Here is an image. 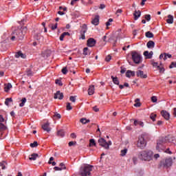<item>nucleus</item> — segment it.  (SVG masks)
Listing matches in <instances>:
<instances>
[{"label":"nucleus","mask_w":176,"mask_h":176,"mask_svg":"<svg viewBox=\"0 0 176 176\" xmlns=\"http://www.w3.org/2000/svg\"><path fill=\"white\" fill-rule=\"evenodd\" d=\"M167 142H170V135L166 136L165 138H160L159 140H157L156 150L160 152V151L165 149V145Z\"/></svg>","instance_id":"1"},{"label":"nucleus","mask_w":176,"mask_h":176,"mask_svg":"<svg viewBox=\"0 0 176 176\" xmlns=\"http://www.w3.org/2000/svg\"><path fill=\"white\" fill-rule=\"evenodd\" d=\"M153 155V153L152 152V151L145 150L139 153L138 157L140 159V160L149 162L152 160Z\"/></svg>","instance_id":"2"},{"label":"nucleus","mask_w":176,"mask_h":176,"mask_svg":"<svg viewBox=\"0 0 176 176\" xmlns=\"http://www.w3.org/2000/svg\"><path fill=\"white\" fill-rule=\"evenodd\" d=\"M27 31V27L21 28V30L15 31L14 34L16 36V40L23 41V39H24V35H25Z\"/></svg>","instance_id":"3"},{"label":"nucleus","mask_w":176,"mask_h":176,"mask_svg":"<svg viewBox=\"0 0 176 176\" xmlns=\"http://www.w3.org/2000/svg\"><path fill=\"white\" fill-rule=\"evenodd\" d=\"M93 166L86 165L80 168V174L82 176L90 175V171H92Z\"/></svg>","instance_id":"4"},{"label":"nucleus","mask_w":176,"mask_h":176,"mask_svg":"<svg viewBox=\"0 0 176 176\" xmlns=\"http://www.w3.org/2000/svg\"><path fill=\"white\" fill-rule=\"evenodd\" d=\"M131 56L132 60L135 64H140L141 61H142V57H141V54H138V52L132 51Z\"/></svg>","instance_id":"5"},{"label":"nucleus","mask_w":176,"mask_h":176,"mask_svg":"<svg viewBox=\"0 0 176 176\" xmlns=\"http://www.w3.org/2000/svg\"><path fill=\"white\" fill-rule=\"evenodd\" d=\"M146 146V141H145V139L144 137L140 136L139 137L138 141V147L140 149H144Z\"/></svg>","instance_id":"6"},{"label":"nucleus","mask_w":176,"mask_h":176,"mask_svg":"<svg viewBox=\"0 0 176 176\" xmlns=\"http://www.w3.org/2000/svg\"><path fill=\"white\" fill-rule=\"evenodd\" d=\"M98 142L100 146L104 148V149H109V144L107 142V140H105V139L100 138L98 139Z\"/></svg>","instance_id":"7"},{"label":"nucleus","mask_w":176,"mask_h":176,"mask_svg":"<svg viewBox=\"0 0 176 176\" xmlns=\"http://www.w3.org/2000/svg\"><path fill=\"white\" fill-rule=\"evenodd\" d=\"M87 32V25L83 24L82 26V29L80 32V39H86V36L85 34Z\"/></svg>","instance_id":"8"},{"label":"nucleus","mask_w":176,"mask_h":176,"mask_svg":"<svg viewBox=\"0 0 176 176\" xmlns=\"http://www.w3.org/2000/svg\"><path fill=\"white\" fill-rule=\"evenodd\" d=\"M173 165V159L171 157L166 159L164 162L163 163L164 167H171Z\"/></svg>","instance_id":"9"},{"label":"nucleus","mask_w":176,"mask_h":176,"mask_svg":"<svg viewBox=\"0 0 176 176\" xmlns=\"http://www.w3.org/2000/svg\"><path fill=\"white\" fill-rule=\"evenodd\" d=\"M87 46H89V47H93V46L96 45V43H97V41H96V39L93 38H89L87 40Z\"/></svg>","instance_id":"10"},{"label":"nucleus","mask_w":176,"mask_h":176,"mask_svg":"<svg viewBox=\"0 0 176 176\" xmlns=\"http://www.w3.org/2000/svg\"><path fill=\"white\" fill-rule=\"evenodd\" d=\"M136 75L138 78H142L143 79H146L148 78L147 74H144V72L141 70H138L136 72Z\"/></svg>","instance_id":"11"},{"label":"nucleus","mask_w":176,"mask_h":176,"mask_svg":"<svg viewBox=\"0 0 176 176\" xmlns=\"http://www.w3.org/2000/svg\"><path fill=\"white\" fill-rule=\"evenodd\" d=\"M54 98L55 100H57V98L58 100H63V98H64V95L60 91H58L56 94H54Z\"/></svg>","instance_id":"12"},{"label":"nucleus","mask_w":176,"mask_h":176,"mask_svg":"<svg viewBox=\"0 0 176 176\" xmlns=\"http://www.w3.org/2000/svg\"><path fill=\"white\" fill-rule=\"evenodd\" d=\"M161 115L164 118V119H166V120H168L170 119V113L166 111H162Z\"/></svg>","instance_id":"13"},{"label":"nucleus","mask_w":176,"mask_h":176,"mask_svg":"<svg viewBox=\"0 0 176 176\" xmlns=\"http://www.w3.org/2000/svg\"><path fill=\"white\" fill-rule=\"evenodd\" d=\"M49 126H50V124H49V122H47L42 126V129L44 130V131H47V133H50L51 129Z\"/></svg>","instance_id":"14"},{"label":"nucleus","mask_w":176,"mask_h":176,"mask_svg":"<svg viewBox=\"0 0 176 176\" xmlns=\"http://www.w3.org/2000/svg\"><path fill=\"white\" fill-rule=\"evenodd\" d=\"M12 86L10 82H8V84H5L4 85V91H6V93H8L9 91V90H10L12 89Z\"/></svg>","instance_id":"15"},{"label":"nucleus","mask_w":176,"mask_h":176,"mask_svg":"<svg viewBox=\"0 0 176 176\" xmlns=\"http://www.w3.org/2000/svg\"><path fill=\"white\" fill-rule=\"evenodd\" d=\"M144 56H146V58H152V56H153V52H148V51H145L144 52Z\"/></svg>","instance_id":"16"},{"label":"nucleus","mask_w":176,"mask_h":176,"mask_svg":"<svg viewBox=\"0 0 176 176\" xmlns=\"http://www.w3.org/2000/svg\"><path fill=\"white\" fill-rule=\"evenodd\" d=\"M15 57H16V58H20V57H21V58H25V57H27V56H25V54L21 53V52L19 51L16 53Z\"/></svg>","instance_id":"17"},{"label":"nucleus","mask_w":176,"mask_h":176,"mask_svg":"<svg viewBox=\"0 0 176 176\" xmlns=\"http://www.w3.org/2000/svg\"><path fill=\"white\" fill-rule=\"evenodd\" d=\"M56 135L58 137H60L61 138L65 137V131H64V130L60 129L59 131H57Z\"/></svg>","instance_id":"18"},{"label":"nucleus","mask_w":176,"mask_h":176,"mask_svg":"<svg viewBox=\"0 0 176 176\" xmlns=\"http://www.w3.org/2000/svg\"><path fill=\"white\" fill-rule=\"evenodd\" d=\"M126 78H131V76H135V72H133L131 70H128L126 72Z\"/></svg>","instance_id":"19"},{"label":"nucleus","mask_w":176,"mask_h":176,"mask_svg":"<svg viewBox=\"0 0 176 176\" xmlns=\"http://www.w3.org/2000/svg\"><path fill=\"white\" fill-rule=\"evenodd\" d=\"M148 49H153L155 47V42L153 41H149L146 43Z\"/></svg>","instance_id":"20"},{"label":"nucleus","mask_w":176,"mask_h":176,"mask_svg":"<svg viewBox=\"0 0 176 176\" xmlns=\"http://www.w3.org/2000/svg\"><path fill=\"white\" fill-rule=\"evenodd\" d=\"M135 20H138V18L141 17V11H135L133 13Z\"/></svg>","instance_id":"21"},{"label":"nucleus","mask_w":176,"mask_h":176,"mask_svg":"<svg viewBox=\"0 0 176 176\" xmlns=\"http://www.w3.org/2000/svg\"><path fill=\"white\" fill-rule=\"evenodd\" d=\"M100 23V19L98 16H96L92 21H91V24L94 25H98Z\"/></svg>","instance_id":"22"},{"label":"nucleus","mask_w":176,"mask_h":176,"mask_svg":"<svg viewBox=\"0 0 176 176\" xmlns=\"http://www.w3.org/2000/svg\"><path fill=\"white\" fill-rule=\"evenodd\" d=\"M88 94L89 96H93L94 94V85L89 86L88 89Z\"/></svg>","instance_id":"23"},{"label":"nucleus","mask_w":176,"mask_h":176,"mask_svg":"<svg viewBox=\"0 0 176 176\" xmlns=\"http://www.w3.org/2000/svg\"><path fill=\"white\" fill-rule=\"evenodd\" d=\"M166 23H168V24H173V23H174V16H173V15H168V19L166 20Z\"/></svg>","instance_id":"24"},{"label":"nucleus","mask_w":176,"mask_h":176,"mask_svg":"<svg viewBox=\"0 0 176 176\" xmlns=\"http://www.w3.org/2000/svg\"><path fill=\"white\" fill-rule=\"evenodd\" d=\"M38 157H39V155H38L37 153H33L30 156L29 159L30 160H36Z\"/></svg>","instance_id":"25"},{"label":"nucleus","mask_w":176,"mask_h":176,"mask_svg":"<svg viewBox=\"0 0 176 176\" xmlns=\"http://www.w3.org/2000/svg\"><path fill=\"white\" fill-rule=\"evenodd\" d=\"M67 35L68 36H69V35H71V34H69V32H63V33L60 36V38H59L60 41H64V38H65V36H67Z\"/></svg>","instance_id":"26"},{"label":"nucleus","mask_w":176,"mask_h":176,"mask_svg":"<svg viewBox=\"0 0 176 176\" xmlns=\"http://www.w3.org/2000/svg\"><path fill=\"white\" fill-rule=\"evenodd\" d=\"M111 79H112L114 85H119L120 82H119V79L118 78V77H113V76H111Z\"/></svg>","instance_id":"27"},{"label":"nucleus","mask_w":176,"mask_h":176,"mask_svg":"<svg viewBox=\"0 0 176 176\" xmlns=\"http://www.w3.org/2000/svg\"><path fill=\"white\" fill-rule=\"evenodd\" d=\"M134 126H141V127H144V122L138 120H135L133 122Z\"/></svg>","instance_id":"28"},{"label":"nucleus","mask_w":176,"mask_h":176,"mask_svg":"<svg viewBox=\"0 0 176 176\" xmlns=\"http://www.w3.org/2000/svg\"><path fill=\"white\" fill-rule=\"evenodd\" d=\"M10 102H13V99H12V98H7L5 101V105L9 107V104H10Z\"/></svg>","instance_id":"29"},{"label":"nucleus","mask_w":176,"mask_h":176,"mask_svg":"<svg viewBox=\"0 0 176 176\" xmlns=\"http://www.w3.org/2000/svg\"><path fill=\"white\" fill-rule=\"evenodd\" d=\"M145 36H146V38H153V36H155L153 33L149 31L145 33Z\"/></svg>","instance_id":"30"},{"label":"nucleus","mask_w":176,"mask_h":176,"mask_svg":"<svg viewBox=\"0 0 176 176\" xmlns=\"http://www.w3.org/2000/svg\"><path fill=\"white\" fill-rule=\"evenodd\" d=\"M67 167L64 166V167H58V166H55L54 168V170H55V171H61L62 170H66Z\"/></svg>","instance_id":"31"},{"label":"nucleus","mask_w":176,"mask_h":176,"mask_svg":"<svg viewBox=\"0 0 176 176\" xmlns=\"http://www.w3.org/2000/svg\"><path fill=\"white\" fill-rule=\"evenodd\" d=\"M25 102H27V98H23L21 100V102L19 104V107H23L25 105Z\"/></svg>","instance_id":"32"},{"label":"nucleus","mask_w":176,"mask_h":176,"mask_svg":"<svg viewBox=\"0 0 176 176\" xmlns=\"http://www.w3.org/2000/svg\"><path fill=\"white\" fill-rule=\"evenodd\" d=\"M80 123H82V124H86V123L90 122V120H87L86 118H81L80 120Z\"/></svg>","instance_id":"33"},{"label":"nucleus","mask_w":176,"mask_h":176,"mask_svg":"<svg viewBox=\"0 0 176 176\" xmlns=\"http://www.w3.org/2000/svg\"><path fill=\"white\" fill-rule=\"evenodd\" d=\"M7 127L5 126V124H2V122H0V131H5L6 130Z\"/></svg>","instance_id":"34"},{"label":"nucleus","mask_w":176,"mask_h":176,"mask_svg":"<svg viewBox=\"0 0 176 176\" xmlns=\"http://www.w3.org/2000/svg\"><path fill=\"white\" fill-rule=\"evenodd\" d=\"M0 167H1L2 170H5V168H6V163L5 161L0 162Z\"/></svg>","instance_id":"35"},{"label":"nucleus","mask_w":176,"mask_h":176,"mask_svg":"<svg viewBox=\"0 0 176 176\" xmlns=\"http://www.w3.org/2000/svg\"><path fill=\"white\" fill-rule=\"evenodd\" d=\"M89 142H90L89 144L90 146H96V140H94V139H91L89 140Z\"/></svg>","instance_id":"36"},{"label":"nucleus","mask_w":176,"mask_h":176,"mask_svg":"<svg viewBox=\"0 0 176 176\" xmlns=\"http://www.w3.org/2000/svg\"><path fill=\"white\" fill-rule=\"evenodd\" d=\"M84 56H87L89 54V48L88 47H85L83 49V53Z\"/></svg>","instance_id":"37"},{"label":"nucleus","mask_w":176,"mask_h":176,"mask_svg":"<svg viewBox=\"0 0 176 176\" xmlns=\"http://www.w3.org/2000/svg\"><path fill=\"white\" fill-rule=\"evenodd\" d=\"M153 67H156L157 68V69H162V67H160V66H159V63H157V62H154L152 63Z\"/></svg>","instance_id":"38"},{"label":"nucleus","mask_w":176,"mask_h":176,"mask_svg":"<svg viewBox=\"0 0 176 176\" xmlns=\"http://www.w3.org/2000/svg\"><path fill=\"white\" fill-rule=\"evenodd\" d=\"M57 25H58L57 23L55 25L51 24L49 25V27H50V28H51V30H52L54 31V30H56Z\"/></svg>","instance_id":"39"},{"label":"nucleus","mask_w":176,"mask_h":176,"mask_svg":"<svg viewBox=\"0 0 176 176\" xmlns=\"http://www.w3.org/2000/svg\"><path fill=\"white\" fill-rule=\"evenodd\" d=\"M156 114H155V113H151V115H150V119H151V120H153V122H155V120H155V118H156Z\"/></svg>","instance_id":"40"},{"label":"nucleus","mask_w":176,"mask_h":176,"mask_svg":"<svg viewBox=\"0 0 176 176\" xmlns=\"http://www.w3.org/2000/svg\"><path fill=\"white\" fill-rule=\"evenodd\" d=\"M30 146L31 148H36V146H38V142H34L33 143H31Z\"/></svg>","instance_id":"41"},{"label":"nucleus","mask_w":176,"mask_h":176,"mask_svg":"<svg viewBox=\"0 0 176 176\" xmlns=\"http://www.w3.org/2000/svg\"><path fill=\"white\" fill-rule=\"evenodd\" d=\"M55 83L56 85H58V86H63V82H61V80H56Z\"/></svg>","instance_id":"42"},{"label":"nucleus","mask_w":176,"mask_h":176,"mask_svg":"<svg viewBox=\"0 0 176 176\" xmlns=\"http://www.w3.org/2000/svg\"><path fill=\"white\" fill-rule=\"evenodd\" d=\"M126 153H127V148L121 151V156H126Z\"/></svg>","instance_id":"43"},{"label":"nucleus","mask_w":176,"mask_h":176,"mask_svg":"<svg viewBox=\"0 0 176 176\" xmlns=\"http://www.w3.org/2000/svg\"><path fill=\"white\" fill-rule=\"evenodd\" d=\"M66 108H67V111H71V109H72V107L71 106V103L67 102Z\"/></svg>","instance_id":"44"},{"label":"nucleus","mask_w":176,"mask_h":176,"mask_svg":"<svg viewBox=\"0 0 176 176\" xmlns=\"http://www.w3.org/2000/svg\"><path fill=\"white\" fill-rule=\"evenodd\" d=\"M69 100H70V101H72V102H76V96H70Z\"/></svg>","instance_id":"45"},{"label":"nucleus","mask_w":176,"mask_h":176,"mask_svg":"<svg viewBox=\"0 0 176 176\" xmlns=\"http://www.w3.org/2000/svg\"><path fill=\"white\" fill-rule=\"evenodd\" d=\"M112 21H113V19H109L108 20V21L106 23L107 27H109V25H111V23H112Z\"/></svg>","instance_id":"46"},{"label":"nucleus","mask_w":176,"mask_h":176,"mask_svg":"<svg viewBox=\"0 0 176 176\" xmlns=\"http://www.w3.org/2000/svg\"><path fill=\"white\" fill-rule=\"evenodd\" d=\"M144 19H146V21H151V14H146Z\"/></svg>","instance_id":"47"},{"label":"nucleus","mask_w":176,"mask_h":176,"mask_svg":"<svg viewBox=\"0 0 176 176\" xmlns=\"http://www.w3.org/2000/svg\"><path fill=\"white\" fill-rule=\"evenodd\" d=\"M68 72V70L67 69V67H63L62 69V73L63 75H67V73Z\"/></svg>","instance_id":"48"},{"label":"nucleus","mask_w":176,"mask_h":176,"mask_svg":"<svg viewBox=\"0 0 176 176\" xmlns=\"http://www.w3.org/2000/svg\"><path fill=\"white\" fill-rule=\"evenodd\" d=\"M169 68H176V62H172Z\"/></svg>","instance_id":"49"},{"label":"nucleus","mask_w":176,"mask_h":176,"mask_svg":"<svg viewBox=\"0 0 176 176\" xmlns=\"http://www.w3.org/2000/svg\"><path fill=\"white\" fill-rule=\"evenodd\" d=\"M54 116V118H57V119H61V115L60 113H55Z\"/></svg>","instance_id":"50"},{"label":"nucleus","mask_w":176,"mask_h":176,"mask_svg":"<svg viewBox=\"0 0 176 176\" xmlns=\"http://www.w3.org/2000/svg\"><path fill=\"white\" fill-rule=\"evenodd\" d=\"M151 101H152V102H157V98L156 96L151 97Z\"/></svg>","instance_id":"51"},{"label":"nucleus","mask_w":176,"mask_h":176,"mask_svg":"<svg viewBox=\"0 0 176 176\" xmlns=\"http://www.w3.org/2000/svg\"><path fill=\"white\" fill-rule=\"evenodd\" d=\"M111 55H109L105 58V61H107L108 63V62L111 61Z\"/></svg>","instance_id":"52"},{"label":"nucleus","mask_w":176,"mask_h":176,"mask_svg":"<svg viewBox=\"0 0 176 176\" xmlns=\"http://www.w3.org/2000/svg\"><path fill=\"white\" fill-rule=\"evenodd\" d=\"M5 122V118H3V116L2 115H0V123H2Z\"/></svg>","instance_id":"53"},{"label":"nucleus","mask_w":176,"mask_h":176,"mask_svg":"<svg viewBox=\"0 0 176 176\" xmlns=\"http://www.w3.org/2000/svg\"><path fill=\"white\" fill-rule=\"evenodd\" d=\"M93 109L95 112H98V111H100V109H98V107H97V106L94 107Z\"/></svg>","instance_id":"54"},{"label":"nucleus","mask_w":176,"mask_h":176,"mask_svg":"<svg viewBox=\"0 0 176 176\" xmlns=\"http://www.w3.org/2000/svg\"><path fill=\"white\" fill-rule=\"evenodd\" d=\"M134 107H141V102H135V104H134Z\"/></svg>","instance_id":"55"},{"label":"nucleus","mask_w":176,"mask_h":176,"mask_svg":"<svg viewBox=\"0 0 176 176\" xmlns=\"http://www.w3.org/2000/svg\"><path fill=\"white\" fill-rule=\"evenodd\" d=\"M14 39H17V36L15 34L11 37V41H14Z\"/></svg>","instance_id":"56"},{"label":"nucleus","mask_w":176,"mask_h":176,"mask_svg":"<svg viewBox=\"0 0 176 176\" xmlns=\"http://www.w3.org/2000/svg\"><path fill=\"white\" fill-rule=\"evenodd\" d=\"M75 144H76V142H69V146H73V145H75Z\"/></svg>","instance_id":"57"},{"label":"nucleus","mask_w":176,"mask_h":176,"mask_svg":"<svg viewBox=\"0 0 176 176\" xmlns=\"http://www.w3.org/2000/svg\"><path fill=\"white\" fill-rule=\"evenodd\" d=\"M27 75H28V76H32V72H31V71L28 70Z\"/></svg>","instance_id":"58"},{"label":"nucleus","mask_w":176,"mask_h":176,"mask_svg":"<svg viewBox=\"0 0 176 176\" xmlns=\"http://www.w3.org/2000/svg\"><path fill=\"white\" fill-rule=\"evenodd\" d=\"M70 137L72 138H76V135L74 133H71Z\"/></svg>","instance_id":"59"},{"label":"nucleus","mask_w":176,"mask_h":176,"mask_svg":"<svg viewBox=\"0 0 176 176\" xmlns=\"http://www.w3.org/2000/svg\"><path fill=\"white\" fill-rule=\"evenodd\" d=\"M137 157H134L133 158V163H134V164H137Z\"/></svg>","instance_id":"60"},{"label":"nucleus","mask_w":176,"mask_h":176,"mask_svg":"<svg viewBox=\"0 0 176 176\" xmlns=\"http://www.w3.org/2000/svg\"><path fill=\"white\" fill-rule=\"evenodd\" d=\"M123 12V10H122V9H118L117 11H116V14H120V13H122Z\"/></svg>","instance_id":"61"},{"label":"nucleus","mask_w":176,"mask_h":176,"mask_svg":"<svg viewBox=\"0 0 176 176\" xmlns=\"http://www.w3.org/2000/svg\"><path fill=\"white\" fill-rule=\"evenodd\" d=\"M126 68L121 69L120 73L124 74V72H126Z\"/></svg>","instance_id":"62"},{"label":"nucleus","mask_w":176,"mask_h":176,"mask_svg":"<svg viewBox=\"0 0 176 176\" xmlns=\"http://www.w3.org/2000/svg\"><path fill=\"white\" fill-rule=\"evenodd\" d=\"M99 8H100V9H105V5H104V4H100Z\"/></svg>","instance_id":"63"},{"label":"nucleus","mask_w":176,"mask_h":176,"mask_svg":"<svg viewBox=\"0 0 176 176\" xmlns=\"http://www.w3.org/2000/svg\"><path fill=\"white\" fill-rule=\"evenodd\" d=\"M165 152H166V153H169V155H171V153H173L170 151V148H168Z\"/></svg>","instance_id":"64"}]
</instances>
